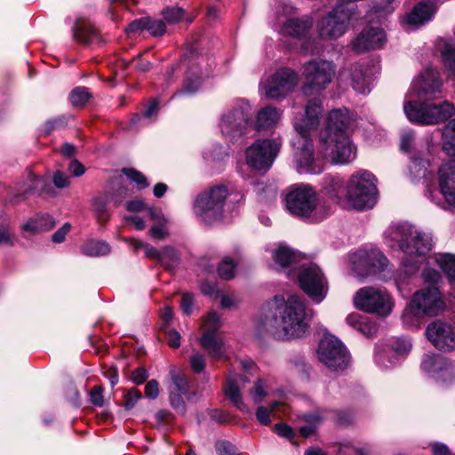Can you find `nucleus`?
Returning a JSON list of instances; mask_svg holds the SVG:
<instances>
[{"label": "nucleus", "mask_w": 455, "mask_h": 455, "mask_svg": "<svg viewBox=\"0 0 455 455\" xmlns=\"http://www.w3.org/2000/svg\"><path fill=\"white\" fill-rule=\"evenodd\" d=\"M442 86L443 82L439 73L433 68H427L412 81L406 98L416 97L427 100L419 102L408 100L404 102L403 111L410 122L421 125H432L444 122L455 114L454 105L448 100L439 104L428 101L435 98L436 93L441 92Z\"/></svg>", "instance_id": "1"}, {"label": "nucleus", "mask_w": 455, "mask_h": 455, "mask_svg": "<svg viewBox=\"0 0 455 455\" xmlns=\"http://www.w3.org/2000/svg\"><path fill=\"white\" fill-rule=\"evenodd\" d=\"M323 107L319 100H309L304 113L294 116L292 124L296 132L291 143L294 148V162L299 173L319 174L323 171V162L314 156L312 133L320 124Z\"/></svg>", "instance_id": "2"}, {"label": "nucleus", "mask_w": 455, "mask_h": 455, "mask_svg": "<svg viewBox=\"0 0 455 455\" xmlns=\"http://www.w3.org/2000/svg\"><path fill=\"white\" fill-rule=\"evenodd\" d=\"M271 307L275 312L267 329L275 339H298L307 333L312 311L306 307L298 295H276L271 301Z\"/></svg>", "instance_id": "3"}, {"label": "nucleus", "mask_w": 455, "mask_h": 455, "mask_svg": "<svg viewBox=\"0 0 455 455\" xmlns=\"http://www.w3.org/2000/svg\"><path fill=\"white\" fill-rule=\"evenodd\" d=\"M352 121V114L347 108L333 109L329 113L325 129L320 135V150L323 158L340 164L355 158L356 148L346 133Z\"/></svg>", "instance_id": "4"}, {"label": "nucleus", "mask_w": 455, "mask_h": 455, "mask_svg": "<svg viewBox=\"0 0 455 455\" xmlns=\"http://www.w3.org/2000/svg\"><path fill=\"white\" fill-rule=\"evenodd\" d=\"M445 307V302L439 289L427 286L417 291L402 315L403 323L407 326H418L424 316H436Z\"/></svg>", "instance_id": "5"}, {"label": "nucleus", "mask_w": 455, "mask_h": 455, "mask_svg": "<svg viewBox=\"0 0 455 455\" xmlns=\"http://www.w3.org/2000/svg\"><path fill=\"white\" fill-rule=\"evenodd\" d=\"M286 207L294 216L310 222H320L330 214V208L316 200L315 193L308 185H299L286 196Z\"/></svg>", "instance_id": "6"}, {"label": "nucleus", "mask_w": 455, "mask_h": 455, "mask_svg": "<svg viewBox=\"0 0 455 455\" xmlns=\"http://www.w3.org/2000/svg\"><path fill=\"white\" fill-rule=\"evenodd\" d=\"M375 176L366 170L354 172L346 184L345 201L357 211L371 209L378 200Z\"/></svg>", "instance_id": "7"}, {"label": "nucleus", "mask_w": 455, "mask_h": 455, "mask_svg": "<svg viewBox=\"0 0 455 455\" xmlns=\"http://www.w3.org/2000/svg\"><path fill=\"white\" fill-rule=\"evenodd\" d=\"M387 235L404 253L410 255H424L434 244L431 233L422 232L407 222L390 226Z\"/></svg>", "instance_id": "8"}, {"label": "nucleus", "mask_w": 455, "mask_h": 455, "mask_svg": "<svg viewBox=\"0 0 455 455\" xmlns=\"http://www.w3.org/2000/svg\"><path fill=\"white\" fill-rule=\"evenodd\" d=\"M228 196L226 186L218 185L210 188L198 195L195 200V213L208 225L221 220Z\"/></svg>", "instance_id": "9"}, {"label": "nucleus", "mask_w": 455, "mask_h": 455, "mask_svg": "<svg viewBox=\"0 0 455 455\" xmlns=\"http://www.w3.org/2000/svg\"><path fill=\"white\" fill-rule=\"evenodd\" d=\"M336 73V65L323 59H315L303 66L304 84L302 92L306 96L320 94L332 81Z\"/></svg>", "instance_id": "10"}, {"label": "nucleus", "mask_w": 455, "mask_h": 455, "mask_svg": "<svg viewBox=\"0 0 455 455\" xmlns=\"http://www.w3.org/2000/svg\"><path fill=\"white\" fill-rule=\"evenodd\" d=\"M318 360L331 371H342L349 364L350 355L344 344L331 334H324L317 348Z\"/></svg>", "instance_id": "11"}, {"label": "nucleus", "mask_w": 455, "mask_h": 455, "mask_svg": "<svg viewBox=\"0 0 455 455\" xmlns=\"http://www.w3.org/2000/svg\"><path fill=\"white\" fill-rule=\"evenodd\" d=\"M295 275L300 288L309 298L316 303L323 300L328 292V283L317 265L304 261Z\"/></svg>", "instance_id": "12"}, {"label": "nucleus", "mask_w": 455, "mask_h": 455, "mask_svg": "<svg viewBox=\"0 0 455 455\" xmlns=\"http://www.w3.org/2000/svg\"><path fill=\"white\" fill-rule=\"evenodd\" d=\"M251 108L243 100L236 101L232 108L225 112L220 118V128L225 137L235 139L245 135L251 126Z\"/></svg>", "instance_id": "13"}, {"label": "nucleus", "mask_w": 455, "mask_h": 455, "mask_svg": "<svg viewBox=\"0 0 455 455\" xmlns=\"http://www.w3.org/2000/svg\"><path fill=\"white\" fill-rule=\"evenodd\" d=\"M356 308L380 316L388 315L394 307L391 295L385 290L373 287L360 289L354 299Z\"/></svg>", "instance_id": "14"}, {"label": "nucleus", "mask_w": 455, "mask_h": 455, "mask_svg": "<svg viewBox=\"0 0 455 455\" xmlns=\"http://www.w3.org/2000/svg\"><path fill=\"white\" fill-rule=\"evenodd\" d=\"M281 146L280 138L256 140L245 151L247 164L256 171H268L276 158Z\"/></svg>", "instance_id": "15"}, {"label": "nucleus", "mask_w": 455, "mask_h": 455, "mask_svg": "<svg viewBox=\"0 0 455 455\" xmlns=\"http://www.w3.org/2000/svg\"><path fill=\"white\" fill-rule=\"evenodd\" d=\"M354 8L349 4L335 6L317 24L319 36L323 39H336L344 35L354 15Z\"/></svg>", "instance_id": "16"}, {"label": "nucleus", "mask_w": 455, "mask_h": 455, "mask_svg": "<svg viewBox=\"0 0 455 455\" xmlns=\"http://www.w3.org/2000/svg\"><path fill=\"white\" fill-rule=\"evenodd\" d=\"M350 262L358 275H368L384 270L387 259L379 249L364 246L350 255Z\"/></svg>", "instance_id": "17"}, {"label": "nucleus", "mask_w": 455, "mask_h": 455, "mask_svg": "<svg viewBox=\"0 0 455 455\" xmlns=\"http://www.w3.org/2000/svg\"><path fill=\"white\" fill-rule=\"evenodd\" d=\"M221 325L220 318L216 312H210L204 319V334L200 339L202 347L209 355L216 359L225 356V345L217 331Z\"/></svg>", "instance_id": "18"}, {"label": "nucleus", "mask_w": 455, "mask_h": 455, "mask_svg": "<svg viewBox=\"0 0 455 455\" xmlns=\"http://www.w3.org/2000/svg\"><path fill=\"white\" fill-rule=\"evenodd\" d=\"M298 74L288 68L276 70L264 83V89L267 98L278 99L286 96L298 84Z\"/></svg>", "instance_id": "19"}, {"label": "nucleus", "mask_w": 455, "mask_h": 455, "mask_svg": "<svg viewBox=\"0 0 455 455\" xmlns=\"http://www.w3.org/2000/svg\"><path fill=\"white\" fill-rule=\"evenodd\" d=\"M438 188L443 201L435 204L443 210L455 212V159L439 168Z\"/></svg>", "instance_id": "20"}, {"label": "nucleus", "mask_w": 455, "mask_h": 455, "mask_svg": "<svg viewBox=\"0 0 455 455\" xmlns=\"http://www.w3.org/2000/svg\"><path fill=\"white\" fill-rule=\"evenodd\" d=\"M421 369L436 381L451 383L455 379V367L441 355H426Z\"/></svg>", "instance_id": "21"}, {"label": "nucleus", "mask_w": 455, "mask_h": 455, "mask_svg": "<svg viewBox=\"0 0 455 455\" xmlns=\"http://www.w3.org/2000/svg\"><path fill=\"white\" fill-rule=\"evenodd\" d=\"M411 348L410 339L406 338H395L383 347L378 348L375 352V362L383 368H388L395 365L399 356L406 355Z\"/></svg>", "instance_id": "22"}, {"label": "nucleus", "mask_w": 455, "mask_h": 455, "mask_svg": "<svg viewBox=\"0 0 455 455\" xmlns=\"http://www.w3.org/2000/svg\"><path fill=\"white\" fill-rule=\"evenodd\" d=\"M428 340L439 350L451 352L455 349V332L451 324L437 320L426 330Z\"/></svg>", "instance_id": "23"}, {"label": "nucleus", "mask_w": 455, "mask_h": 455, "mask_svg": "<svg viewBox=\"0 0 455 455\" xmlns=\"http://www.w3.org/2000/svg\"><path fill=\"white\" fill-rule=\"evenodd\" d=\"M386 42V34L380 28L366 27L351 42L352 50L357 53L381 48Z\"/></svg>", "instance_id": "24"}, {"label": "nucleus", "mask_w": 455, "mask_h": 455, "mask_svg": "<svg viewBox=\"0 0 455 455\" xmlns=\"http://www.w3.org/2000/svg\"><path fill=\"white\" fill-rule=\"evenodd\" d=\"M273 259L279 266L280 269L285 272L288 277L295 275L299 264L307 261L303 255L285 245H279L274 251Z\"/></svg>", "instance_id": "25"}, {"label": "nucleus", "mask_w": 455, "mask_h": 455, "mask_svg": "<svg viewBox=\"0 0 455 455\" xmlns=\"http://www.w3.org/2000/svg\"><path fill=\"white\" fill-rule=\"evenodd\" d=\"M338 79L342 83L349 80L354 90L362 94L371 92V77L366 74L364 68L360 64H355L349 68H342L339 72Z\"/></svg>", "instance_id": "26"}, {"label": "nucleus", "mask_w": 455, "mask_h": 455, "mask_svg": "<svg viewBox=\"0 0 455 455\" xmlns=\"http://www.w3.org/2000/svg\"><path fill=\"white\" fill-rule=\"evenodd\" d=\"M410 159L408 169L412 181L423 180L428 183L433 180L435 170L428 159L419 153H412Z\"/></svg>", "instance_id": "27"}, {"label": "nucleus", "mask_w": 455, "mask_h": 455, "mask_svg": "<svg viewBox=\"0 0 455 455\" xmlns=\"http://www.w3.org/2000/svg\"><path fill=\"white\" fill-rule=\"evenodd\" d=\"M248 381L247 377L229 375L224 388L226 396L231 401L234 406L242 412L246 413L250 412V409L243 400L241 390Z\"/></svg>", "instance_id": "28"}, {"label": "nucleus", "mask_w": 455, "mask_h": 455, "mask_svg": "<svg viewBox=\"0 0 455 455\" xmlns=\"http://www.w3.org/2000/svg\"><path fill=\"white\" fill-rule=\"evenodd\" d=\"M436 12V8L430 1L418 3L404 17V23L410 27L419 28L430 21Z\"/></svg>", "instance_id": "29"}, {"label": "nucleus", "mask_w": 455, "mask_h": 455, "mask_svg": "<svg viewBox=\"0 0 455 455\" xmlns=\"http://www.w3.org/2000/svg\"><path fill=\"white\" fill-rule=\"evenodd\" d=\"M204 61V58L203 56L196 57V59H195L193 55L191 56V60H189L188 62L193 66L196 65V68L195 69L194 68H189L181 89L176 92L173 97L180 95H192L198 91L201 84L202 71L201 68H199L197 66H201Z\"/></svg>", "instance_id": "30"}, {"label": "nucleus", "mask_w": 455, "mask_h": 455, "mask_svg": "<svg viewBox=\"0 0 455 455\" xmlns=\"http://www.w3.org/2000/svg\"><path fill=\"white\" fill-rule=\"evenodd\" d=\"M314 20L310 16L293 18L286 20L281 28V33L296 38L305 37L310 31Z\"/></svg>", "instance_id": "31"}, {"label": "nucleus", "mask_w": 455, "mask_h": 455, "mask_svg": "<svg viewBox=\"0 0 455 455\" xmlns=\"http://www.w3.org/2000/svg\"><path fill=\"white\" fill-rule=\"evenodd\" d=\"M281 117L280 109L266 106L259 110L254 127L258 132L271 130L277 125Z\"/></svg>", "instance_id": "32"}, {"label": "nucleus", "mask_w": 455, "mask_h": 455, "mask_svg": "<svg viewBox=\"0 0 455 455\" xmlns=\"http://www.w3.org/2000/svg\"><path fill=\"white\" fill-rule=\"evenodd\" d=\"M323 192L337 204H346V186L338 176H325L323 181Z\"/></svg>", "instance_id": "33"}, {"label": "nucleus", "mask_w": 455, "mask_h": 455, "mask_svg": "<svg viewBox=\"0 0 455 455\" xmlns=\"http://www.w3.org/2000/svg\"><path fill=\"white\" fill-rule=\"evenodd\" d=\"M73 35L76 41L82 44H91L98 39L96 28L87 20H78L74 28Z\"/></svg>", "instance_id": "34"}, {"label": "nucleus", "mask_w": 455, "mask_h": 455, "mask_svg": "<svg viewBox=\"0 0 455 455\" xmlns=\"http://www.w3.org/2000/svg\"><path fill=\"white\" fill-rule=\"evenodd\" d=\"M348 325L366 337H371L377 331V326L365 315L352 313L346 319Z\"/></svg>", "instance_id": "35"}, {"label": "nucleus", "mask_w": 455, "mask_h": 455, "mask_svg": "<svg viewBox=\"0 0 455 455\" xmlns=\"http://www.w3.org/2000/svg\"><path fill=\"white\" fill-rule=\"evenodd\" d=\"M55 220L48 214L36 215L22 226V230L30 234H37L52 229Z\"/></svg>", "instance_id": "36"}, {"label": "nucleus", "mask_w": 455, "mask_h": 455, "mask_svg": "<svg viewBox=\"0 0 455 455\" xmlns=\"http://www.w3.org/2000/svg\"><path fill=\"white\" fill-rule=\"evenodd\" d=\"M436 264L446 274L452 289H455V255L439 253L435 256Z\"/></svg>", "instance_id": "37"}, {"label": "nucleus", "mask_w": 455, "mask_h": 455, "mask_svg": "<svg viewBox=\"0 0 455 455\" xmlns=\"http://www.w3.org/2000/svg\"><path fill=\"white\" fill-rule=\"evenodd\" d=\"M169 374L172 382V386L169 388V391L188 394L189 383L186 374L181 370L175 367L171 368Z\"/></svg>", "instance_id": "38"}, {"label": "nucleus", "mask_w": 455, "mask_h": 455, "mask_svg": "<svg viewBox=\"0 0 455 455\" xmlns=\"http://www.w3.org/2000/svg\"><path fill=\"white\" fill-rule=\"evenodd\" d=\"M443 150L450 156H455V118L443 128Z\"/></svg>", "instance_id": "39"}, {"label": "nucleus", "mask_w": 455, "mask_h": 455, "mask_svg": "<svg viewBox=\"0 0 455 455\" xmlns=\"http://www.w3.org/2000/svg\"><path fill=\"white\" fill-rule=\"evenodd\" d=\"M81 250L84 255L90 257H100L109 253L110 247L106 242L91 240L85 243L82 246Z\"/></svg>", "instance_id": "40"}, {"label": "nucleus", "mask_w": 455, "mask_h": 455, "mask_svg": "<svg viewBox=\"0 0 455 455\" xmlns=\"http://www.w3.org/2000/svg\"><path fill=\"white\" fill-rule=\"evenodd\" d=\"M180 261L178 251L172 246H165L161 249L160 262L165 268L172 269Z\"/></svg>", "instance_id": "41"}, {"label": "nucleus", "mask_w": 455, "mask_h": 455, "mask_svg": "<svg viewBox=\"0 0 455 455\" xmlns=\"http://www.w3.org/2000/svg\"><path fill=\"white\" fill-rule=\"evenodd\" d=\"M281 405L278 401L272 402L268 407L259 406L256 410L257 420L264 426H267L271 423V416H275L276 409Z\"/></svg>", "instance_id": "42"}, {"label": "nucleus", "mask_w": 455, "mask_h": 455, "mask_svg": "<svg viewBox=\"0 0 455 455\" xmlns=\"http://www.w3.org/2000/svg\"><path fill=\"white\" fill-rule=\"evenodd\" d=\"M303 419L308 424L299 428L302 436L308 437L315 432L316 425L323 419V416L319 412L308 413L303 416Z\"/></svg>", "instance_id": "43"}, {"label": "nucleus", "mask_w": 455, "mask_h": 455, "mask_svg": "<svg viewBox=\"0 0 455 455\" xmlns=\"http://www.w3.org/2000/svg\"><path fill=\"white\" fill-rule=\"evenodd\" d=\"M126 209L129 212H142L145 211L146 214L153 220H160L161 212L153 207H148L141 200H133L127 203Z\"/></svg>", "instance_id": "44"}, {"label": "nucleus", "mask_w": 455, "mask_h": 455, "mask_svg": "<svg viewBox=\"0 0 455 455\" xmlns=\"http://www.w3.org/2000/svg\"><path fill=\"white\" fill-rule=\"evenodd\" d=\"M444 67L455 76V47L451 44H445L441 52Z\"/></svg>", "instance_id": "45"}, {"label": "nucleus", "mask_w": 455, "mask_h": 455, "mask_svg": "<svg viewBox=\"0 0 455 455\" xmlns=\"http://www.w3.org/2000/svg\"><path fill=\"white\" fill-rule=\"evenodd\" d=\"M108 199L106 196H99L92 200V211L100 221H105L108 217L107 205Z\"/></svg>", "instance_id": "46"}, {"label": "nucleus", "mask_w": 455, "mask_h": 455, "mask_svg": "<svg viewBox=\"0 0 455 455\" xmlns=\"http://www.w3.org/2000/svg\"><path fill=\"white\" fill-rule=\"evenodd\" d=\"M184 14V10L178 6H169L162 11L163 18L168 24L180 22L183 19Z\"/></svg>", "instance_id": "47"}, {"label": "nucleus", "mask_w": 455, "mask_h": 455, "mask_svg": "<svg viewBox=\"0 0 455 455\" xmlns=\"http://www.w3.org/2000/svg\"><path fill=\"white\" fill-rule=\"evenodd\" d=\"M90 98L91 94L85 87H76L69 94V100L75 107L84 105Z\"/></svg>", "instance_id": "48"}, {"label": "nucleus", "mask_w": 455, "mask_h": 455, "mask_svg": "<svg viewBox=\"0 0 455 455\" xmlns=\"http://www.w3.org/2000/svg\"><path fill=\"white\" fill-rule=\"evenodd\" d=\"M249 395L255 404L260 403L267 396L265 381L262 379H258L254 386L250 389Z\"/></svg>", "instance_id": "49"}, {"label": "nucleus", "mask_w": 455, "mask_h": 455, "mask_svg": "<svg viewBox=\"0 0 455 455\" xmlns=\"http://www.w3.org/2000/svg\"><path fill=\"white\" fill-rule=\"evenodd\" d=\"M235 264L229 258H225L218 266V274L224 280H230L235 276Z\"/></svg>", "instance_id": "50"}, {"label": "nucleus", "mask_w": 455, "mask_h": 455, "mask_svg": "<svg viewBox=\"0 0 455 455\" xmlns=\"http://www.w3.org/2000/svg\"><path fill=\"white\" fill-rule=\"evenodd\" d=\"M146 30L154 36H163L166 31L165 22L162 20L146 17Z\"/></svg>", "instance_id": "51"}, {"label": "nucleus", "mask_w": 455, "mask_h": 455, "mask_svg": "<svg viewBox=\"0 0 455 455\" xmlns=\"http://www.w3.org/2000/svg\"><path fill=\"white\" fill-rule=\"evenodd\" d=\"M132 244L135 251H138L139 249H144L145 254L148 258L156 259L158 262H160L161 250H157L154 246L143 243L140 240H133Z\"/></svg>", "instance_id": "52"}, {"label": "nucleus", "mask_w": 455, "mask_h": 455, "mask_svg": "<svg viewBox=\"0 0 455 455\" xmlns=\"http://www.w3.org/2000/svg\"><path fill=\"white\" fill-rule=\"evenodd\" d=\"M170 392V403L172 407L180 414H184L186 412V403L183 399V395L187 394L178 393L176 391H169Z\"/></svg>", "instance_id": "53"}, {"label": "nucleus", "mask_w": 455, "mask_h": 455, "mask_svg": "<svg viewBox=\"0 0 455 455\" xmlns=\"http://www.w3.org/2000/svg\"><path fill=\"white\" fill-rule=\"evenodd\" d=\"M124 173L132 181H134L140 188H145L148 187L147 178L141 172L134 169H124Z\"/></svg>", "instance_id": "54"}, {"label": "nucleus", "mask_w": 455, "mask_h": 455, "mask_svg": "<svg viewBox=\"0 0 455 455\" xmlns=\"http://www.w3.org/2000/svg\"><path fill=\"white\" fill-rule=\"evenodd\" d=\"M28 180L30 184L28 186V189L25 191V194L44 191L45 181L39 176L34 173H29Z\"/></svg>", "instance_id": "55"}, {"label": "nucleus", "mask_w": 455, "mask_h": 455, "mask_svg": "<svg viewBox=\"0 0 455 455\" xmlns=\"http://www.w3.org/2000/svg\"><path fill=\"white\" fill-rule=\"evenodd\" d=\"M141 398V393L135 387L131 388L124 397V404L126 409H132Z\"/></svg>", "instance_id": "56"}, {"label": "nucleus", "mask_w": 455, "mask_h": 455, "mask_svg": "<svg viewBox=\"0 0 455 455\" xmlns=\"http://www.w3.org/2000/svg\"><path fill=\"white\" fill-rule=\"evenodd\" d=\"M422 277L425 283L431 284L430 286H435L434 284L437 283L441 279V274L435 269L425 268Z\"/></svg>", "instance_id": "57"}, {"label": "nucleus", "mask_w": 455, "mask_h": 455, "mask_svg": "<svg viewBox=\"0 0 455 455\" xmlns=\"http://www.w3.org/2000/svg\"><path fill=\"white\" fill-rule=\"evenodd\" d=\"M218 455H235V447L228 441H219L216 443Z\"/></svg>", "instance_id": "58"}, {"label": "nucleus", "mask_w": 455, "mask_h": 455, "mask_svg": "<svg viewBox=\"0 0 455 455\" xmlns=\"http://www.w3.org/2000/svg\"><path fill=\"white\" fill-rule=\"evenodd\" d=\"M190 364L192 370L196 372H202L205 367V359L204 356L201 354H194L190 358Z\"/></svg>", "instance_id": "59"}, {"label": "nucleus", "mask_w": 455, "mask_h": 455, "mask_svg": "<svg viewBox=\"0 0 455 455\" xmlns=\"http://www.w3.org/2000/svg\"><path fill=\"white\" fill-rule=\"evenodd\" d=\"M13 237L7 224L0 225V245H13Z\"/></svg>", "instance_id": "60"}, {"label": "nucleus", "mask_w": 455, "mask_h": 455, "mask_svg": "<svg viewBox=\"0 0 455 455\" xmlns=\"http://www.w3.org/2000/svg\"><path fill=\"white\" fill-rule=\"evenodd\" d=\"M145 395L149 399H156L159 395V383L156 379H150L145 386Z\"/></svg>", "instance_id": "61"}, {"label": "nucleus", "mask_w": 455, "mask_h": 455, "mask_svg": "<svg viewBox=\"0 0 455 455\" xmlns=\"http://www.w3.org/2000/svg\"><path fill=\"white\" fill-rule=\"evenodd\" d=\"M91 402L96 406H102L104 403L103 388L100 386H95L90 392Z\"/></svg>", "instance_id": "62"}, {"label": "nucleus", "mask_w": 455, "mask_h": 455, "mask_svg": "<svg viewBox=\"0 0 455 455\" xmlns=\"http://www.w3.org/2000/svg\"><path fill=\"white\" fill-rule=\"evenodd\" d=\"M194 298L189 292L184 293L181 297L180 307L184 314L190 315L193 310Z\"/></svg>", "instance_id": "63"}, {"label": "nucleus", "mask_w": 455, "mask_h": 455, "mask_svg": "<svg viewBox=\"0 0 455 455\" xmlns=\"http://www.w3.org/2000/svg\"><path fill=\"white\" fill-rule=\"evenodd\" d=\"M70 223H65L60 229H58L52 236V242L56 243H62L65 240L66 235L70 232Z\"/></svg>", "instance_id": "64"}]
</instances>
